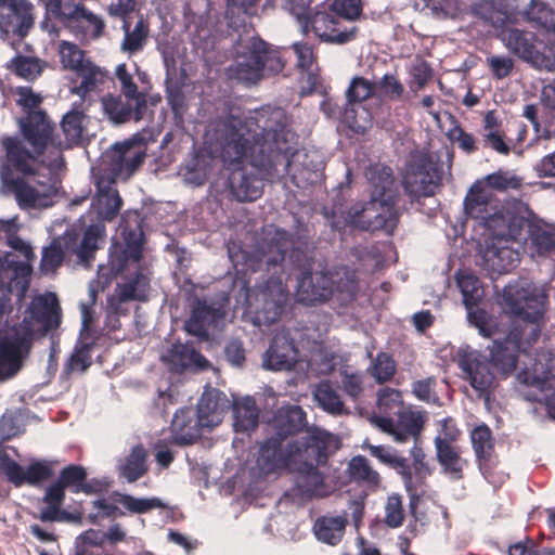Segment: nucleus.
<instances>
[{
	"instance_id": "nucleus-1",
	"label": "nucleus",
	"mask_w": 555,
	"mask_h": 555,
	"mask_svg": "<svg viewBox=\"0 0 555 555\" xmlns=\"http://www.w3.org/2000/svg\"><path fill=\"white\" fill-rule=\"evenodd\" d=\"M25 140L31 145L27 150L18 138L5 137L1 140L7 164L0 169L2 189L14 195L22 209H43L54 205L57 186L51 177L40 173L44 162L39 156L47 146L55 150V156L48 163L50 169L63 166L61 139L53 135V128L42 111L29 113L23 125Z\"/></svg>"
},
{
	"instance_id": "nucleus-2",
	"label": "nucleus",
	"mask_w": 555,
	"mask_h": 555,
	"mask_svg": "<svg viewBox=\"0 0 555 555\" xmlns=\"http://www.w3.org/2000/svg\"><path fill=\"white\" fill-rule=\"evenodd\" d=\"M280 108L261 109L245 118L229 116L217 124L216 137L223 163L233 168L249 159L254 168L270 173L280 153L291 150L292 131Z\"/></svg>"
},
{
	"instance_id": "nucleus-3",
	"label": "nucleus",
	"mask_w": 555,
	"mask_h": 555,
	"mask_svg": "<svg viewBox=\"0 0 555 555\" xmlns=\"http://www.w3.org/2000/svg\"><path fill=\"white\" fill-rule=\"evenodd\" d=\"M547 291L528 281L504 287L502 305L516 320L504 340L494 339L490 347L491 363L501 373L508 374L516 367V353H527L533 346L544 324Z\"/></svg>"
},
{
	"instance_id": "nucleus-4",
	"label": "nucleus",
	"mask_w": 555,
	"mask_h": 555,
	"mask_svg": "<svg viewBox=\"0 0 555 555\" xmlns=\"http://www.w3.org/2000/svg\"><path fill=\"white\" fill-rule=\"evenodd\" d=\"M330 453H253L254 465L249 467L253 481H261L271 475L283 473L295 475V485L304 499H323L334 489L324 481L319 467L328 462Z\"/></svg>"
},
{
	"instance_id": "nucleus-5",
	"label": "nucleus",
	"mask_w": 555,
	"mask_h": 555,
	"mask_svg": "<svg viewBox=\"0 0 555 555\" xmlns=\"http://www.w3.org/2000/svg\"><path fill=\"white\" fill-rule=\"evenodd\" d=\"M464 210L468 217L479 219L492 234L502 237H516L521 234L527 206L516 201L498 206L492 193L476 183L465 197Z\"/></svg>"
},
{
	"instance_id": "nucleus-6",
	"label": "nucleus",
	"mask_w": 555,
	"mask_h": 555,
	"mask_svg": "<svg viewBox=\"0 0 555 555\" xmlns=\"http://www.w3.org/2000/svg\"><path fill=\"white\" fill-rule=\"evenodd\" d=\"M357 291L354 272L339 267L326 272L302 273L298 279L297 296L306 305L323 302L333 297L345 305L353 300Z\"/></svg>"
},
{
	"instance_id": "nucleus-7",
	"label": "nucleus",
	"mask_w": 555,
	"mask_h": 555,
	"mask_svg": "<svg viewBox=\"0 0 555 555\" xmlns=\"http://www.w3.org/2000/svg\"><path fill=\"white\" fill-rule=\"evenodd\" d=\"M142 232H129L126 236V248L120 253L111 256V269L115 274L133 270L134 275L124 283H118L109 302L118 304L147 298L150 279L141 271L140 260L142 257Z\"/></svg>"
},
{
	"instance_id": "nucleus-8",
	"label": "nucleus",
	"mask_w": 555,
	"mask_h": 555,
	"mask_svg": "<svg viewBox=\"0 0 555 555\" xmlns=\"http://www.w3.org/2000/svg\"><path fill=\"white\" fill-rule=\"evenodd\" d=\"M102 232V227L94 224L85 231L80 242L78 234L74 231H67L64 235L54 238L42 250L41 271L46 274L54 273L70 255H76L79 263L88 264L94 257Z\"/></svg>"
},
{
	"instance_id": "nucleus-9",
	"label": "nucleus",
	"mask_w": 555,
	"mask_h": 555,
	"mask_svg": "<svg viewBox=\"0 0 555 555\" xmlns=\"http://www.w3.org/2000/svg\"><path fill=\"white\" fill-rule=\"evenodd\" d=\"M498 38L509 53L531 67L541 72H555V54L534 31L505 26Z\"/></svg>"
},
{
	"instance_id": "nucleus-10",
	"label": "nucleus",
	"mask_w": 555,
	"mask_h": 555,
	"mask_svg": "<svg viewBox=\"0 0 555 555\" xmlns=\"http://www.w3.org/2000/svg\"><path fill=\"white\" fill-rule=\"evenodd\" d=\"M146 157V141L135 134L122 142L112 145L102 156L101 164L93 172L107 176L114 181L129 180L143 165Z\"/></svg>"
},
{
	"instance_id": "nucleus-11",
	"label": "nucleus",
	"mask_w": 555,
	"mask_h": 555,
	"mask_svg": "<svg viewBox=\"0 0 555 555\" xmlns=\"http://www.w3.org/2000/svg\"><path fill=\"white\" fill-rule=\"evenodd\" d=\"M288 292L278 279H270L246 294L247 312L257 326L270 325L282 315Z\"/></svg>"
},
{
	"instance_id": "nucleus-12",
	"label": "nucleus",
	"mask_w": 555,
	"mask_h": 555,
	"mask_svg": "<svg viewBox=\"0 0 555 555\" xmlns=\"http://www.w3.org/2000/svg\"><path fill=\"white\" fill-rule=\"evenodd\" d=\"M383 462L390 463L403 477L405 490L409 495V513L415 521H423L425 513L418 512V505L425 494L424 479L430 474L425 463V453H412L413 460L403 459L396 453H373Z\"/></svg>"
},
{
	"instance_id": "nucleus-13",
	"label": "nucleus",
	"mask_w": 555,
	"mask_h": 555,
	"mask_svg": "<svg viewBox=\"0 0 555 555\" xmlns=\"http://www.w3.org/2000/svg\"><path fill=\"white\" fill-rule=\"evenodd\" d=\"M397 198H373L365 204H356L347 212V222L365 231H384L392 234L398 225Z\"/></svg>"
},
{
	"instance_id": "nucleus-14",
	"label": "nucleus",
	"mask_w": 555,
	"mask_h": 555,
	"mask_svg": "<svg viewBox=\"0 0 555 555\" xmlns=\"http://www.w3.org/2000/svg\"><path fill=\"white\" fill-rule=\"evenodd\" d=\"M306 426V412L301 406L287 404L279 408L268 424L267 438L260 451H282L284 444Z\"/></svg>"
},
{
	"instance_id": "nucleus-15",
	"label": "nucleus",
	"mask_w": 555,
	"mask_h": 555,
	"mask_svg": "<svg viewBox=\"0 0 555 555\" xmlns=\"http://www.w3.org/2000/svg\"><path fill=\"white\" fill-rule=\"evenodd\" d=\"M264 48L266 42L257 37L240 38L235 47V62L228 70L230 78L247 86L258 83L263 78V68L260 64Z\"/></svg>"
},
{
	"instance_id": "nucleus-16",
	"label": "nucleus",
	"mask_w": 555,
	"mask_h": 555,
	"mask_svg": "<svg viewBox=\"0 0 555 555\" xmlns=\"http://www.w3.org/2000/svg\"><path fill=\"white\" fill-rule=\"evenodd\" d=\"M313 248L308 243L294 244L286 231L278 230L261 259L268 267L281 264L286 269H305L310 266Z\"/></svg>"
},
{
	"instance_id": "nucleus-17",
	"label": "nucleus",
	"mask_w": 555,
	"mask_h": 555,
	"mask_svg": "<svg viewBox=\"0 0 555 555\" xmlns=\"http://www.w3.org/2000/svg\"><path fill=\"white\" fill-rule=\"evenodd\" d=\"M456 363L462 372V377L469 383L479 397L488 398L495 386L491 361L480 351L465 346L459 348Z\"/></svg>"
},
{
	"instance_id": "nucleus-18",
	"label": "nucleus",
	"mask_w": 555,
	"mask_h": 555,
	"mask_svg": "<svg viewBox=\"0 0 555 555\" xmlns=\"http://www.w3.org/2000/svg\"><path fill=\"white\" fill-rule=\"evenodd\" d=\"M374 94H376L374 82L360 76L351 79L346 90L347 105L343 118L354 132L364 133L371 127L370 113L359 104Z\"/></svg>"
},
{
	"instance_id": "nucleus-19",
	"label": "nucleus",
	"mask_w": 555,
	"mask_h": 555,
	"mask_svg": "<svg viewBox=\"0 0 555 555\" xmlns=\"http://www.w3.org/2000/svg\"><path fill=\"white\" fill-rule=\"evenodd\" d=\"M30 340L17 328L0 331V383L14 377L23 367Z\"/></svg>"
},
{
	"instance_id": "nucleus-20",
	"label": "nucleus",
	"mask_w": 555,
	"mask_h": 555,
	"mask_svg": "<svg viewBox=\"0 0 555 555\" xmlns=\"http://www.w3.org/2000/svg\"><path fill=\"white\" fill-rule=\"evenodd\" d=\"M0 473L16 488L24 485L37 487L54 476V462L36 460L24 467L11 459L9 453H0Z\"/></svg>"
},
{
	"instance_id": "nucleus-21",
	"label": "nucleus",
	"mask_w": 555,
	"mask_h": 555,
	"mask_svg": "<svg viewBox=\"0 0 555 555\" xmlns=\"http://www.w3.org/2000/svg\"><path fill=\"white\" fill-rule=\"evenodd\" d=\"M305 17L307 18V24L302 25L299 20L296 18L299 26L301 27V30L306 33L308 30L309 25L311 24V27L314 31V34L323 41L336 43V44H344L349 41H351L358 31V28L356 26H345L340 21L339 17L332 12H317L313 16H310L308 14V8L305 4Z\"/></svg>"
},
{
	"instance_id": "nucleus-22",
	"label": "nucleus",
	"mask_w": 555,
	"mask_h": 555,
	"mask_svg": "<svg viewBox=\"0 0 555 555\" xmlns=\"http://www.w3.org/2000/svg\"><path fill=\"white\" fill-rule=\"evenodd\" d=\"M439 182L436 165L428 155H418L403 177L405 192L412 197L430 196Z\"/></svg>"
},
{
	"instance_id": "nucleus-23",
	"label": "nucleus",
	"mask_w": 555,
	"mask_h": 555,
	"mask_svg": "<svg viewBox=\"0 0 555 555\" xmlns=\"http://www.w3.org/2000/svg\"><path fill=\"white\" fill-rule=\"evenodd\" d=\"M292 135H294L293 132ZM293 141L294 137H292L289 144H293ZM292 150L293 145H291V150L287 153H280L276 165L283 164L287 172L298 182L313 184L321 181L324 170V162L321 155L317 151H297L292 154L291 158H287L286 155Z\"/></svg>"
},
{
	"instance_id": "nucleus-24",
	"label": "nucleus",
	"mask_w": 555,
	"mask_h": 555,
	"mask_svg": "<svg viewBox=\"0 0 555 555\" xmlns=\"http://www.w3.org/2000/svg\"><path fill=\"white\" fill-rule=\"evenodd\" d=\"M456 282L470 322L478 327L482 336L492 337L496 330L495 323L492 320H487L482 311H473L485 295L479 280L472 273L462 272L456 274Z\"/></svg>"
},
{
	"instance_id": "nucleus-25",
	"label": "nucleus",
	"mask_w": 555,
	"mask_h": 555,
	"mask_svg": "<svg viewBox=\"0 0 555 555\" xmlns=\"http://www.w3.org/2000/svg\"><path fill=\"white\" fill-rule=\"evenodd\" d=\"M62 311L55 294L48 293L36 297L29 308V315L24 322L27 331L33 334L44 335L60 326Z\"/></svg>"
},
{
	"instance_id": "nucleus-26",
	"label": "nucleus",
	"mask_w": 555,
	"mask_h": 555,
	"mask_svg": "<svg viewBox=\"0 0 555 555\" xmlns=\"http://www.w3.org/2000/svg\"><path fill=\"white\" fill-rule=\"evenodd\" d=\"M493 241L481 253L479 266L490 273H505L519 262V254L508 245L509 241H516V237H502L495 234Z\"/></svg>"
},
{
	"instance_id": "nucleus-27",
	"label": "nucleus",
	"mask_w": 555,
	"mask_h": 555,
	"mask_svg": "<svg viewBox=\"0 0 555 555\" xmlns=\"http://www.w3.org/2000/svg\"><path fill=\"white\" fill-rule=\"evenodd\" d=\"M372 423L397 442H404L412 438L416 444L425 423V415L420 411L401 410L398 412V426L389 417L376 416L372 418Z\"/></svg>"
},
{
	"instance_id": "nucleus-28",
	"label": "nucleus",
	"mask_w": 555,
	"mask_h": 555,
	"mask_svg": "<svg viewBox=\"0 0 555 555\" xmlns=\"http://www.w3.org/2000/svg\"><path fill=\"white\" fill-rule=\"evenodd\" d=\"M33 5L25 0H0V30L20 37L33 27Z\"/></svg>"
},
{
	"instance_id": "nucleus-29",
	"label": "nucleus",
	"mask_w": 555,
	"mask_h": 555,
	"mask_svg": "<svg viewBox=\"0 0 555 555\" xmlns=\"http://www.w3.org/2000/svg\"><path fill=\"white\" fill-rule=\"evenodd\" d=\"M94 185L96 188L95 201L92 203L99 219L112 221L119 214L122 199L115 188L116 181L107 176L93 172Z\"/></svg>"
},
{
	"instance_id": "nucleus-30",
	"label": "nucleus",
	"mask_w": 555,
	"mask_h": 555,
	"mask_svg": "<svg viewBox=\"0 0 555 555\" xmlns=\"http://www.w3.org/2000/svg\"><path fill=\"white\" fill-rule=\"evenodd\" d=\"M229 406L230 401L222 391L209 388L202 395L195 413L206 428H212L222 422Z\"/></svg>"
},
{
	"instance_id": "nucleus-31",
	"label": "nucleus",
	"mask_w": 555,
	"mask_h": 555,
	"mask_svg": "<svg viewBox=\"0 0 555 555\" xmlns=\"http://www.w3.org/2000/svg\"><path fill=\"white\" fill-rule=\"evenodd\" d=\"M202 428L206 427L193 409H180L171 422L172 440L178 447H188L199 438Z\"/></svg>"
},
{
	"instance_id": "nucleus-32",
	"label": "nucleus",
	"mask_w": 555,
	"mask_h": 555,
	"mask_svg": "<svg viewBox=\"0 0 555 555\" xmlns=\"http://www.w3.org/2000/svg\"><path fill=\"white\" fill-rule=\"evenodd\" d=\"M530 384L540 389V396L534 395L533 400L544 402V397L548 396L554 398L555 391L551 386H547L550 379L555 378V357L547 351H541L537 354L531 367ZM526 383H529V377H526Z\"/></svg>"
},
{
	"instance_id": "nucleus-33",
	"label": "nucleus",
	"mask_w": 555,
	"mask_h": 555,
	"mask_svg": "<svg viewBox=\"0 0 555 555\" xmlns=\"http://www.w3.org/2000/svg\"><path fill=\"white\" fill-rule=\"evenodd\" d=\"M296 363V349L285 336L276 335L263 354L262 366L274 371H289Z\"/></svg>"
},
{
	"instance_id": "nucleus-34",
	"label": "nucleus",
	"mask_w": 555,
	"mask_h": 555,
	"mask_svg": "<svg viewBox=\"0 0 555 555\" xmlns=\"http://www.w3.org/2000/svg\"><path fill=\"white\" fill-rule=\"evenodd\" d=\"M162 360L175 372L205 369L208 365V361L201 353L183 344L172 345L162 354Z\"/></svg>"
},
{
	"instance_id": "nucleus-35",
	"label": "nucleus",
	"mask_w": 555,
	"mask_h": 555,
	"mask_svg": "<svg viewBox=\"0 0 555 555\" xmlns=\"http://www.w3.org/2000/svg\"><path fill=\"white\" fill-rule=\"evenodd\" d=\"M233 428L247 437L258 427L260 410L253 397L246 396L233 402Z\"/></svg>"
},
{
	"instance_id": "nucleus-36",
	"label": "nucleus",
	"mask_w": 555,
	"mask_h": 555,
	"mask_svg": "<svg viewBox=\"0 0 555 555\" xmlns=\"http://www.w3.org/2000/svg\"><path fill=\"white\" fill-rule=\"evenodd\" d=\"M229 186L232 194L240 202L255 201L261 195L262 181L247 173L241 166L231 168Z\"/></svg>"
},
{
	"instance_id": "nucleus-37",
	"label": "nucleus",
	"mask_w": 555,
	"mask_h": 555,
	"mask_svg": "<svg viewBox=\"0 0 555 555\" xmlns=\"http://www.w3.org/2000/svg\"><path fill=\"white\" fill-rule=\"evenodd\" d=\"M370 184V193L373 198H397V188L391 168L376 164L365 171Z\"/></svg>"
},
{
	"instance_id": "nucleus-38",
	"label": "nucleus",
	"mask_w": 555,
	"mask_h": 555,
	"mask_svg": "<svg viewBox=\"0 0 555 555\" xmlns=\"http://www.w3.org/2000/svg\"><path fill=\"white\" fill-rule=\"evenodd\" d=\"M223 318V312L204 301H197L191 318L185 322V330L197 337L207 338L209 328Z\"/></svg>"
},
{
	"instance_id": "nucleus-39",
	"label": "nucleus",
	"mask_w": 555,
	"mask_h": 555,
	"mask_svg": "<svg viewBox=\"0 0 555 555\" xmlns=\"http://www.w3.org/2000/svg\"><path fill=\"white\" fill-rule=\"evenodd\" d=\"M347 525V513L338 516L324 515L317 518L313 531L320 542L335 546L343 540Z\"/></svg>"
},
{
	"instance_id": "nucleus-40",
	"label": "nucleus",
	"mask_w": 555,
	"mask_h": 555,
	"mask_svg": "<svg viewBox=\"0 0 555 555\" xmlns=\"http://www.w3.org/2000/svg\"><path fill=\"white\" fill-rule=\"evenodd\" d=\"M527 246L532 256H545L555 251V227L546 223L531 224Z\"/></svg>"
},
{
	"instance_id": "nucleus-41",
	"label": "nucleus",
	"mask_w": 555,
	"mask_h": 555,
	"mask_svg": "<svg viewBox=\"0 0 555 555\" xmlns=\"http://www.w3.org/2000/svg\"><path fill=\"white\" fill-rule=\"evenodd\" d=\"M124 39L120 50L129 55L142 51L147 42L150 28L146 21L141 16L133 28H131L128 20H125L121 26Z\"/></svg>"
},
{
	"instance_id": "nucleus-42",
	"label": "nucleus",
	"mask_w": 555,
	"mask_h": 555,
	"mask_svg": "<svg viewBox=\"0 0 555 555\" xmlns=\"http://www.w3.org/2000/svg\"><path fill=\"white\" fill-rule=\"evenodd\" d=\"M521 16L555 36V10L547 2L531 0L521 11Z\"/></svg>"
},
{
	"instance_id": "nucleus-43",
	"label": "nucleus",
	"mask_w": 555,
	"mask_h": 555,
	"mask_svg": "<svg viewBox=\"0 0 555 555\" xmlns=\"http://www.w3.org/2000/svg\"><path fill=\"white\" fill-rule=\"evenodd\" d=\"M102 107L105 115L115 125L125 124L131 118L134 119L135 115V100L121 99L113 95H105L102 98Z\"/></svg>"
},
{
	"instance_id": "nucleus-44",
	"label": "nucleus",
	"mask_w": 555,
	"mask_h": 555,
	"mask_svg": "<svg viewBox=\"0 0 555 555\" xmlns=\"http://www.w3.org/2000/svg\"><path fill=\"white\" fill-rule=\"evenodd\" d=\"M347 472L351 480L369 489L375 490L379 486V474L363 455L353 456L348 463Z\"/></svg>"
},
{
	"instance_id": "nucleus-45",
	"label": "nucleus",
	"mask_w": 555,
	"mask_h": 555,
	"mask_svg": "<svg viewBox=\"0 0 555 555\" xmlns=\"http://www.w3.org/2000/svg\"><path fill=\"white\" fill-rule=\"evenodd\" d=\"M56 18L62 22L65 21H81L85 20L90 26H92V34L94 37L101 36L104 23L103 21L94 15L92 12H89L82 4L80 3H64L62 5L61 12L56 15Z\"/></svg>"
},
{
	"instance_id": "nucleus-46",
	"label": "nucleus",
	"mask_w": 555,
	"mask_h": 555,
	"mask_svg": "<svg viewBox=\"0 0 555 555\" xmlns=\"http://www.w3.org/2000/svg\"><path fill=\"white\" fill-rule=\"evenodd\" d=\"M116 76L121 83V91L125 98L135 100L134 120L140 121L147 108L144 94L138 91V87L133 82L131 74L128 73L126 64H119L116 67Z\"/></svg>"
},
{
	"instance_id": "nucleus-47",
	"label": "nucleus",
	"mask_w": 555,
	"mask_h": 555,
	"mask_svg": "<svg viewBox=\"0 0 555 555\" xmlns=\"http://www.w3.org/2000/svg\"><path fill=\"white\" fill-rule=\"evenodd\" d=\"M76 75L81 79V81L78 86L72 88V93L83 100L89 92L95 90L104 82L106 72L93 62H90L87 63L83 69L79 70Z\"/></svg>"
},
{
	"instance_id": "nucleus-48",
	"label": "nucleus",
	"mask_w": 555,
	"mask_h": 555,
	"mask_svg": "<svg viewBox=\"0 0 555 555\" xmlns=\"http://www.w3.org/2000/svg\"><path fill=\"white\" fill-rule=\"evenodd\" d=\"M313 397L317 403L331 414H343L346 409L344 402L332 384L327 380L321 382L313 389Z\"/></svg>"
},
{
	"instance_id": "nucleus-49",
	"label": "nucleus",
	"mask_w": 555,
	"mask_h": 555,
	"mask_svg": "<svg viewBox=\"0 0 555 555\" xmlns=\"http://www.w3.org/2000/svg\"><path fill=\"white\" fill-rule=\"evenodd\" d=\"M149 453H129L125 459L119 460L117 472L120 478L128 482H134L147 472L146 455Z\"/></svg>"
},
{
	"instance_id": "nucleus-50",
	"label": "nucleus",
	"mask_w": 555,
	"mask_h": 555,
	"mask_svg": "<svg viewBox=\"0 0 555 555\" xmlns=\"http://www.w3.org/2000/svg\"><path fill=\"white\" fill-rule=\"evenodd\" d=\"M59 52L63 67L70 69L76 74L83 69L87 63L92 62L89 57L86 56L83 50L69 41H62L59 47Z\"/></svg>"
},
{
	"instance_id": "nucleus-51",
	"label": "nucleus",
	"mask_w": 555,
	"mask_h": 555,
	"mask_svg": "<svg viewBox=\"0 0 555 555\" xmlns=\"http://www.w3.org/2000/svg\"><path fill=\"white\" fill-rule=\"evenodd\" d=\"M304 439L306 451H330L340 448L337 437L317 427L308 428Z\"/></svg>"
},
{
	"instance_id": "nucleus-52",
	"label": "nucleus",
	"mask_w": 555,
	"mask_h": 555,
	"mask_svg": "<svg viewBox=\"0 0 555 555\" xmlns=\"http://www.w3.org/2000/svg\"><path fill=\"white\" fill-rule=\"evenodd\" d=\"M83 114L80 111L73 109L68 112L62 119L61 127L65 135V146L69 147L77 144L82 137Z\"/></svg>"
},
{
	"instance_id": "nucleus-53",
	"label": "nucleus",
	"mask_w": 555,
	"mask_h": 555,
	"mask_svg": "<svg viewBox=\"0 0 555 555\" xmlns=\"http://www.w3.org/2000/svg\"><path fill=\"white\" fill-rule=\"evenodd\" d=\"M113 499L133 514H144L151 509L163 507V503L157 498L138 499L130 494L115 492Z\"/></svg>"
},
{
	"instance_id": "nucleus-54",
	"label": "nucleus",
	"mask_w": 555,
	"mask_h": 555,
	"mask_svg": "<svg viewBox=\"0 0 555 555\" xmlns=\"http://www.w3.org/2000/svg\"><path fill=\"white\" fill-rule=\"evenodd\" d=\"M9 68L21 78L34 80L41 74L42 63L37 57L17 55L11 61Z\"/></svg>"
},
{
	"instance_id": "nucleus-55",
	"label": "nucleus",
	"mask_w": 555,
	"mask_h": 555,
	"mask_svg": "<svg viewBox=\"0 0 555 555\" xmlns=\"http://www.w3.org/2000/svg\"><path fill=\"white\" fill-rule=\"evenodd\" d=\"M376 94L389 101H400L404 99V86L392 74H385L375 82Z\"/></svg>"
},
{
	"instance_id": "nucleus-56",
	"label": "nucleus",
	"mask_w": 555,
	"mask_h": 555,
	"mask_svg": "<svg viewBox=\"0 0 555 555\" xmlns=\"http://www.w3.org/2000/svg\"><path fill=\"white\" fill-rule=\"evenodd\" d=\"M86 477L87 470L83 466L69 464L61 469L57 481L65 489H69L73 493L78 494L80 493L78 489L82 487Z\"/></svg>"
},
{
	"instance_id": "nucleus-57",
	"label": "nucleus",
	"mask_w": 555,
	"mask_h": 555,
	"mask_svg": "<svg viewBox=\"0 0 555 555\" xmlns=\"http://www.w3.org/2000/svg\"><path fill=\"white\" fill-rule=\"evenodd\" d=\"M384 512V522L387 527L392 529L401 527L405 518L401 495L396 493L389 495Z\"/></svg>"
},
{
	"instance_id": "nucleus-58",
	"label": "nucleus",
	"mask_w": 555,
	"mask_h": 555,
	"mask_svg": "<svg viewBox=\"0 0 555 555\" xmlns=\"http://www.w3.org/2000/svg\"><path fill=\"white\" fill-rule=\"evenodd\" d=\"M92 505L96 512L90 513L88 520L93 525L99 524L103 519H115L116 517L125 516V512L105 498L93 501Z\"/></svg>"
},
{
	"instance_id": "nucleus-59",
	"label": "nucleus",
	"mask_w": 555,
	"mask_h": 555,
	"mask_svg": "<svg viewBox=\"0 0 555 555\" xmlns=\"http://www.w3.org/2000/svg\"><path fill=\"white\" fill-rule=\"evenodd\" d=\"M335 357L334 353L324 349L323 347H319L311 354L309 361L310 371L318 375H327L335 367Z\"/></svg>"
},
{
	"instance_id": "nucleus-60",
	"label": "nucleus",
	"mask_w": 555,
	"mask_h": 555,
	"mask_svg": "<svg viewBox=\"0 0 555 555\" xmlns=\"http://www.w3.org/2000/svg\"><path fill=\"white\" fill-rule=\"evenodd\" d=\"M449 140L456 143L459 147L467 154L474 153L477 150V140L472 133H467L464 129L454 124L447 132Z\"/></svg>"
},
{
	"instance_id": "nucleus-61",
	"label": "nucleus",
	"mask_w": 555,
	"mask_h": 555,
	"mask_svg": "<svg viewBox=\"0 0 555 555\" xmlns=\"http://www.w3.org/2000/svg\"><path fill=\"white\" fill-rule=\"evenodd\" d=\"M330 8L338 17L347 21H354L362 13L361 0H334Z\"/></svg>"
},
{
	"instance_id": "nucleus-62",
	"label": "nucleus",
	"mask_w": 555,
	"mask_h": 555,
	"mask_svg": "<svg viewBox=\"0 0 555 555\" xmlns=\"http://www.w3.org/2000/svg\"><path fill=\"white\" fill-rule=\"evenodd\" d=\"M410 89L415 94L422 90L433 77L430 66L424 61H417L411 68Z\"/></svg>"
},
{
	"instance_id": "nucleus-63",
	"label": "nucleus",
	"mask_w": 555,
	"mask_h": 555,
	"mask_svg": "<svg viewBox=\"0 0 555 555\" xmlns=\"http://www.w3.org/2000/svg\"><path fill=\"white\" fill-rule=\"evenodd\" d=\"M438 460L444 472L450 474L452 479H461L466 461L462 460L460 453H437Z\"/></svg>"
},
{
	"instance_id": "nucleus-64",
	"label": "nucleus",
	"mask_w": 555,
	"mask_h": 555,
	"mask_svg": "<svg viewBox=\"0 0 555 555\" xmlns=\"http://www.w3.org/2000/svg\"><path fill=\"white\" fill-rule=\"evenodd\" d=\"M479 469L483 477L490 482L499 481L500 472L496 470L499 466V459L496 453H476Z\"/></svg>"
}]
</instances>
